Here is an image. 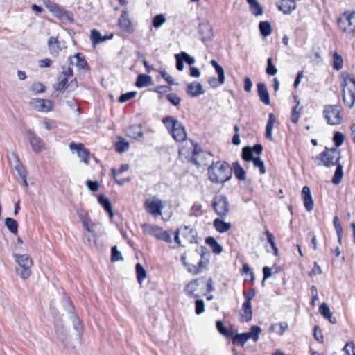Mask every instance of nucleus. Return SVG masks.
Listing matches in <instances>:
<instances>
[{"label": "nucleus", "mask_w": 355, "mask_h": 355, "mask_svg": "<svg viewBox=\"0 0 355 355\" xmlns=\"http://www.w3.org/2000/svg\"><path fill=\"white\" fill-rule=\"evenodd\" d=\"M232 170L226 162H213L208 168L209 180L214 184H223L230 180Z\"/></svg>", "instance_id": "f257e3e1"}, {"label": "nucleus", "mask_w": 355, "mask_h": 355, "mask_svg": "<svg viewBox=\"0 0 355 355\" xmlns=\"http://www.w3.org/2000/svg\"><path fill=\"white\" fill-rule=\"evenodd\" d=\"M336 168L332 178V182L334 184H338L341 182L343 177V167L341 164H337Z\"/></svg>", "instance_id": "ea45409f"}, {"label": "nucleus", "mask_w": 355, "mask_h": 355, "mask_svg": "<svg viewBox=\"0 0 355 355\" xmlns=\"http://www.w3.org/2000/svg\"><path fill=\"white\" fill-rule=\"evenodd\" d=\"M257 93L260 101L266 105L270 104L269 93L267 87L263 83H259L257 84Z\"/></svg>", "instance_id": "b1692460"}, {"label": "nucleus", "mask_w": 355, "mask_h": 355, "mask_svg": "<svg viewBox=\"0 0 355 355\" xmlns=\"http://www.w3.org/2000/svg\"><path fill=\"white\" fill-rule=\"evenodd\" d=\"M275 121H276V118H275V116L274 115V114H272V113L269 114L268 121L266 128L265 137L266 139H270V141L272 140V128L274 127V124H275Z\"/></svg>", "instance_id": "2f4dec72"}, {"label": "nucleus", "mask_w": 355, "mask_h": 355, "mask_svg": "<svg viewBox=\"0 0 355 355\" xmlns=\"http://www.w3.org/2000/svg\"><path fill=\"white\" fill-rule=\"evenodd\" d=\"M78 87L76 78L73 77V70L71 67H62V71L57 77L56 83L53 86L55 91L66 89L68 92H72Z\"/></svg>", "instance_id": "7ed1b4c3"}, {"label": "nucleus", "mask_w": 355, "mask_h": 355, "mask_svg": "<svg viewBox=\"0 0 355 355\" xmlns=\"http://www.w3.org/2000/svg\"><path fill=\"white\" fill-rule=\"evenodd\" d=\"M250 332H247L249 336V339L252 338L254 342H257L259 340V335L261 331V329L258 326H252L250 329Z\"/></svg>", "instance_id": "603ef678"}, {"label": "nucleus", "mask_w": 355, "mask_h": 355, "mask_svg": "<svg viewBox=\"0 0 355 355\" xmlns=\"http://www.w3.org/2000/svg\"><path fill=\"white\" fill-rule=\"evenodd\" d=\"M202 282L205 283L204 278L196 279L189 282L185 286L184 291L189 297L196 298L199 297L198 288L200 286L199 282Z\"/></svg>", "instance_id": "4be33fe9"}, {"label": "nucleus", "mask_w": 355, "mask_h": 355, "mask_svg": "<svg viewBox=\"0 0 355 355\" xmlns=\"http://www.w3.org/2000/svg\"><path fill=\"white\" fill-rule=\"evenodd\" d=\"M333 59H332V67L336 70L339 71L343 67V59L342 56L338 54L337 52H334L333 53Z\"/></svg>", "instance_id": "a19ab883"}, {"label": "nucleus", "mask_w": 355, "mask_h": 355, "mask_svg": "<svg viewBox=\"0 0 355 355\" xmlns=\"http://www.w3.org/2000/svg\"><path fill=\"white\" fill-rule=\"evenodd\" d=\"M98 202L103 207L105 211L109 214V217L112 218L114 213L112 211V205L110 200L103 195H100L98 198Z\"/></svg>", "instance_id": "c85d7f7f"}, {"label": "nucleus", "mask_w": 355, "mask_h": 355, "mask_svg": "<svg viewBox=\"0 0 355 355\" xmlns=\"http://www.w3.org/2000/svg\"><path fill=\"white\" fill-rule=\"evenodd\" d=\"M16 263L19 268H17V273L23 279H27L31 275V266L33 265L32 259L28 254H13Z\"/></svg>", "instance_id": "0eeeda50"}, {"label": "nucleus", "mask_w": 355, "mask_h": 355, "mask_svg": "<svg viewBox=\"0 0 355 355\" xmlns=\"http://www.w3.org/2000/svg\"><path fill=\"white\" fill-rule=\"evenodd\" d=\"M288 327V324L285 322H282L278 324H272L270 327L271 331L277 332L279 335H283L284 332Z\"/></svg>", "instance_id": "de8ad7c7"}, {"label": "nucleus", "mask_w": 355, "mask_h": 355, "mask_svg": "<svg viewBox=\"0 0 355 355\" xmlns=\"http://www.w3.org/2000/svg\"><path fill=\"white\" fill-rule=\"evenodd\" d=\"M137 94V92H129L125 94H123L120 96L119 98V101L120 103H125L133 98L135 97Z\"/></svg>", "instance_id": "680f3d73"}, {"label": "nucleus", "mask_w": 355, "mask_h": 355, "mask_svg": "<svg viewBox=\"0 0 355 355\" xmlns=\"http://www.w3.org/2000/svg\"><path fill=\"white\" fill-rule=\"evenodd\" d=\"M229 202L225 196H216L212 202V207L221 218L225 217L229 212Z\"/></svg>", "instance_id": "f8f14e48"}, {"label": "nucleus", "mask_w": 355, "mask_h": 355, "mask_svg": "<svg viewBox=\"0 0 355 355\" xmlns=\"http://www.w3.org/2000/svg\"><path fill=\"white\" fill-rule=\"evenodd\" d=\"M232 170L238 180H245L246 179V172L238 162L233 163Z\"/></svg>", "instance_id": "e433bc0d"}, {"label": "nucleus", "mask_w": 355, "mask_h": 355, "mask_svg": "<svg viewBox=\"0 0 355 355\" xmlns=\"http://www.w3.org/2000/svg\"><path fill=\"white\" fill-rule=\"evenodd\" d=\"M198 148V144L194 143L192 140L186 139L184 144L179 149V157L182 162H191L193 155L196 153Z\"/></svg>", "instance_id": "9d476101"}, {"label": "nucleus", "mask_w": 355, "mask_h": 355, "mask_svg": "<svg viewBox=\"0 0 355 355\" xmlns=\"http://www.w3.org/2000/svg\"><path fill=\"white\" fill-rule=\"evenodd\" d=\"M247 2L250 6V10L252 15L254 16H259L263 15V8L257 1V0H247Z\"/></svg>", "instance_id": "72a5a7b5"}, {"label": "nucleus", "mask_w": 355, "mask_h": 355, "mask_svg": "<svg viewBox=\"0 0 355 355\" xmlns=\"http://www.w3.org/2000/svg\"><path fill=\"white\" fill-rule=\"evenodd\" d=\"M214 227L220 233L227 232L231 228V224L226 223L220 218H216L213 223Z\"/></svg>", "instance_id": "473e14b6"}, {"label": "nucleus", "mask_w": 355, "mask_h": 355, "mask_svg": "<svg viewBox=\"0 0 355 355\" xmlns=\"http://www.w3.org/2000/svg\"><path fill=\"white\" fill-rule=\"evenodd\" d=\"M90 39L95 46L97 44L106 41V38H103L101 33L97 30H92L90 33Z\"/></svg>", "instance_id": "c03bdc74"}, {"label": "nucleus", "mask_w": 355, "mask_h": 355, "mask_svg": "<svg viewBox=\"0 0 355 355\" xmlns=\"http://www.w3.org/2000/svg\"><path fill=\"white\" fill-rule=\"evenodd\" d=\"M5 225L11 233L17 234L18 230L17 222L12 218H6L5 220Z\"/></svg>", "instance_id": "49530a36"}, {"label": "nucleus", "mask_w": 355, "mask_h": 355, "mask_svg": "<svg viewBox=\"0 0 355 355\" xmlns=\"http://www.w3.org/2000/svg\"><path fill=\"white\" fill-rule=\"evenodd\" d=\"M340 157V150L337 148H326L325 150L321 153L316 158L320 160L318 165L323 164L325 166L329 167L340 164L339 160Z\"/></svg>", "instance_id": "423d86ee"}, {"label": "nucleus", "mask_w": 355, "mask_h": 355, "mask_svg": "<svg viewBox=\"0 0 355 355\" xmlns=\"http://www.w3.org/2000/svg\"><path fill=\"white\" fill-rule=\"evenodd\" d=\"M166 21V18L163 14H159L154 17L153 19V26L155 28H159Z\"/></svg>", "instance_id": "6e6d98bb"}, {"label": "nucleus", "mask_w": 355, "mask_h": 355, "mask_svg": "<svg viewBox=\"0 0 355 355\" xmlns=\"http://www.w3.org/2000/svg\"><path fill=\"white\" fill-rule=\"evenodd\" d=\"M344 135L340 132H336L333 137V141L334 142V144L336 146L335 148L339 147L341 146L344 141Z\"/></svg>", "instance_id": "4d7b16f0"}, {"label": "nucleus", "mask_w": 355, "mask_h": 355, "mask_svg": "<svg viewBox=\"0 0 355 355\" xmlns=\"http://www.w3.org/2000/svg\"><path fill=\"white\" fill-rule=\"evenodd\" d=\"M187 92L189 96L196 97L204 94V89L200 83L193 82L187 86Z\"/></svg>", "instance_id": "bb28decb"}, {"label": "nucleus", "mask_w": 355, "mask_h": 355, "mask_svg": "<svg viewBox=\"0 0 355 355\" xmlns=\"http://www.w3.org/2000/svg\"><path fill=\"white\" fill-rule=\"evenodd\" d=\"M319 311L322 316L328 319L331 323L335 324L336 322V318L332 317V313L327 304L322 303L319 307Z\"/></svg>", "instance_id": "c9c22d12"}, {"label": "nucleus", "mask_w": 355, "mask_h": 355, "mask_svg": "<svg viewBox=\"0 0 355 355\" xmlns=\"http://www.w3.org/2000/svg\"><path fill=\"white\" fill-rule=\"evenodd\" d=\"M259 28L261 34L264 36L267 37L269 36L272 33V27L270 24V22L266 21H261L259 24Z\"/></svg>", "instance_id": "a18cd8bd"}, {"label": "nucleus", "mask_w": 355, "mask_h": 355, "mask_svg": "<svg viewBox=\"0 0 355 355\" xmlns=\"http://www.w3.org/2000/svg\"><path fill=\"white\" fill-rule=\"evenodd\" d=\"M73 59L76 60L75 64L78 69L84 70L88 69L87 61L81 53H77L73 55V57H69V60L71 63L73 62Z\"/></svg>", "instance_id": "c756f323"}, {"label": "nucleus", "mask_w": 355, "mask_h": 355, "mask_svg": "<svg viewBox=\"0 0 355 355\" xmlns=\"http://www.w3.org/2000/svg\"><path fill=\"white\" fill-rule=\"evenodd\" d=\"M162 122L175 141L181 142L187 139L185 128L179 121L172 116H167L162 119Z\"/></svg>", "instance_id": "39448f33"}, {"label": "nucleus", "mask_w": 355, "mask_h": 355, "mask_svg": "<svg viewBox=\"0 0 355 355\" xmlns=\"http://www.w3.org/2000/svg\"><path fill=\"white\" fill-rule=\"evenodd\" d=\"M211 66L215 69L216 73L218 76V79L216 78H211L209 79V84L213 88H216L218 86L224 84L225 83V71L223 68L218 64L215 60H212L210 62Z\"/></svg>", "instance_id": "2eb2a0df"}, {"label": "nucleus", "mask_w": 355, "mask_h": 355, "mask_svg": "<svg viewBox=\"0 0 355 355\" xmlns=\"http://www.w3.org/2000/svg\"><path fill=\"white\" fill-rule=\"evenodd\" d=\"M118 26L121 31L124 33L130 34L134 32L135 27L129 18L128 11L127 10H123L118 20Z\"/></svg>", "instance_id": "f3484780"}, {"label": "nucleus", "mask_w": 355, "mask_h": 355, "mask_svg": "<svg viewBox=\"0 0 355 355\" xmlns=\"http://www.w3.org/2000/svg\"><path fill=\"white\" fill-rule=\"evenodd\" d=\"M111 261L112 262L119 261L123 260L121 253L118 250L116 246H113L111 250Z\"/></svg>", "instance_id": "bf43d9fd"}, {"label": "nucleus", "mask_w": 355, "mask_h": 355, "mask_svg": "<svg viewBox=\"0 0 355 355\" xmlns=\"http://www.w3.org/2000/svg\"><path fill=\"white\" fill-rule=\"evenodd\" d=\"M211 27L209 24L203 22L199 25V32L202 34H207L209 36V33L211 32Z\"/></svg>", "instance_id": "69168bd1"}, {"label": "nucleus", "mask_w": 355, "mask_h": 355, "mask_svg": "<svg viewBox=\"0 0 355 355\" xmlns=\"http://www.w3.org/2000/svg\"><path fill=\"white\" fill-rule=\"evenodd\" d=\"M136 272L137 281L139 284H141L143 280L146 277V272L144 268L140 264H136Z\"/></svg>", "instance_id": "8fccbe9b"}, {"label": "nucleus", "mask_w": 355, "mask_h": 355, "mask_svg": "<svg viewBox=\"0 0 355 355\" xmlns=\"http://www.w3.org/2000/svg\"><path fill=\"white\" fill-rule=\"evenodd\" d=\"M69 148L72 152H76L81 162L88 164L89 151L84 147L81 143L71 142L69 144Z\"/></svg>", "instance_id": "6ab92c4d"}, {"label": "nucleus", "mask_w": 355, "mask_h": 355, "mask_svg": "<svg viewBox=\"0 0 355 355\" xmlns=\"http://www.w3.org/2000/svg\"><path fill=\"white\" fill-rule=\"evenodd\" d=\"M70 315H71V316H70L71 319L73 324V328L78 331V336H80V332L81 330V325H80V320L78 318V317L76 315H74L73 313H71Z\"/></svg>", "instance_id": "0e129e2a"}, {"label": "nucleus", "mask_w": 355, "mask_h": 355, "mask_svg": "<svg viewBox=\"0 0 355 355\" xmlns=\"http://www.w3.org/2000/svg\"><path fill=\"white\" fill-rule=\"evenodd\" d=\"M205 211L202 209V206L198 203L195 202L190 209L189 216L194 217H199L205 214Z\"/></svg>", "instance_id": "79ce46f5"}, {"label": "nucleus", "mask_w": 355, "mask_h": 355, "mask_svg": "<svg viewBox=\"0 0 355 355\" xmlns=\"http://www.w3.org/2000/svg\"><path fill=\"white\" fill-rule=\"evenodd\" d=\"M206 243L212 249L215 254H220L223 251V247L217 242V241L211 236L207 237L205 240Z\"/></svg>", "instance_id": "58836bf2"}, {"label": "nucleus", "mask_w": 355, "mask_h": 355, "mask_svg": "<svg viewBox=\"0 0 355 355\" xmlns=\"http://www.w3.org/2000/svg\"><path fill=\"white\" fill-rule=\"evenodd\" d=\"M324 116L327 119L328 124L336 125L341 123L343 117L341 110L338 105H325L323 111Z\"/></svg>", "instance_id": "1a4fd4ad"}, {"label": "nucleus", "mask_w": 355, "mask_h": 355, "mask_svg": "<svg viewBox=\"0 0 355 355\" xmlns=\"http://www.w3.org/2000/svg\"><path fill=\"white\" fill-rule=\"evenodd\" d=\"M211 158V155L210 153L197 149L196 153L193 155L191 162L198 167H201L207 165Z\"/></svg>", "instance_id": "a211bd4d"}, {"label": "nucleus", "mask_w": 355, "mask_h": 355, "mask_svg": "<svg viewBox=\"0 0 355 355\" xmlns=\"http://www.w3.org/2000/svg\"><path fill=\"white\" fill-rule=\"evenodd\" d=\"M277 7L284 14H290L296 8V3L294 0H281Z\"/></svg>", "instance_id": "393cba45"}, {"label": "nucleus", "mask_w": 355, "mask_h": 355, "mask_svg": "<svg viewBox=\"0 0 355 355\" xmlns=\"http://www.w3.org/2000/svg\"><path fill=\"white\" fill-rule=\"evenodd\" d=\"M263 150L261 144H255L253 147L245 146L242 150V158L246 162L253 161L255 157L259 156Z\"/></svg>", "instance_id": "dca6fc26"}, {"label": "nucleus", "mask_w": 355, "mask_h": 355, "mask_svg": "<svg viewBox=\"0 0 355 355\" xmlns=\"http://www.w3.org/2000/svg\"><path fill=\"white\" fill-rule=\"evenodd\" d=\"M31 105L35 110L41 112H49L53 108V103L49 99L34 98L31 101Z\"/></svg>", "instance_id": "aec40b11"}, {"label": "nucleus", "mask_w": 355, "mask_h": 355, "mask_svg": "<svg viewBox=\"0 0 355 355\" xmlns=\"http://www.w3.org/2000/svg\"><path fill=\"white\" fill-rule=\"evenodd\" d=\"M145 206L147 211L155 217L162 214L164 207L162 201L155 197L147 199L145 201Z\"/></svg>", "instance_id": "4468645a"}, {"label": "nucleus", "mask_w": 355, "mask_h": 355, "mask_svg": "<svg viewBox=\"0 0 355 355\" xmlns=\"http://www.w3.org/2000/svg\"><path fill=\"white\" fill-rule=\"evenodd\" d=\"M142 229L144 233L151 235L159 240L166 243H171L172 241L169 234L157 225L144 223L142 225Z\"/></svg>", "instance_id": "9b49d317"}, {"label": "nucleus", "mask_w": 355, "mask_h": 355, "mask_svg": "<svg viewBox=\"0 0 355 355\" xmlns=\"http://www.w3.org/2000/svg\"><path fill=\"white\" fill-rule=\"evenodd\" d=\"M343 99L345 105L352 108L355 103V77L343 73Z\"/></svg>", "instance_id": "20e7f679"}, {"label": "nucleus", "mask_w": 355, "mask_h": 355, "mask_svg": "<svg viewBox=\"0 0 355 355\" xmlns=\"http://www.w3.org/2000/svg\"><path fill=\"white\" fill-rule=\"evenodd\" d=\"M345 355H355V346L352 343H347L343 348Z\"/></svg>", "instance_id": "774afa93"}, {"label": "nucleus", "mask_w": 355, "mask_h": 355, "mask_svg": "<svg viewBox=\"0 0 355 355\" xmlns=\"http://www.w3.org/2000/svg\"><path fill=\"white\" fill-rule=\"evenodd\" d=\"M153 83L152 78L150 76L145 74H139L137 76L135 85L137 87L141 88L151 85Z\"/></svg>", "instance_id": "f704fd0d"}, {"label": "nucleus", "mask_w": 355, "mask_h": 355, "mask_svg": "<svg viewBox=\"0 0 355 355\" xmlns=\"http://www.w3.org/2000/svg\"><path fill=\"white\" fill-rule=\"evenodd\" d=\"M129 168V165L128 164H122L120 167V168L119 170H116L114 168H112V175H113V177L116 181V182L120 185V186H122L123 185L125 182H128L130 181V178H127L125 179H121V180H119L117 178V175L119 174H121L125 171H127Z\"/></svg>", "instance_id": "cd10ccee"}, {"label": "nucleus", "mask_w": 355, "mask_h": 355, "mask_svg": "<svg viewBox=\"0 0 355 355\" xmlns=\"http://www.w3.org/2000/svg\"><path fill=\"white\" fill-rule=\"evenodd\" d=\"M46 7L49 10L50 12L55 14L57 16H62L64 13V10L58 6L57 4L51 2L50 1H46L45 2Z\"/></svg>", "instance_id": "37998d69"}, {"label": "nucleus", "mask_w": 355, "mask_h": 355, "mask_svg": "<svg viewBox=\"0 0 355 355\" xmlns=\"http://www.w3.org/2000/svg\"><path fill=\"white\" fill-rule=\"evenodd\" d=\"M17 164L15 166V169L17 170L19 175L21 178H24L27 177V171L25 166L20 162L19 158L16 157Z\"/></svg>", "instance_id": "5fc2aeb1"}, {"label": "nucleus", "mask_w": 355, "mask_h": 355, "mask_svg": "<svg viewBox=\"0 0 355 355\" xmlns=\"http://www.w3.org/2000/svg\"><path fill=\"white\" fill-rule=\"evenodd\" d=\"M216 326L219 333L225 337H231L233 335L232 331L227 330L224 326L223 323L220 320H218L216 322Z\"/></svg>", "instance_id": "09e8293b"}, {"label": "nucleus", "mask_w": 355, "mask_h": 355, "mask_svg": "<svg viewBox=\"0 0 355 355\" xmlns=\"http://www.w3.org/2000/svg\"><path fill=\"white\" fill-rule=\"evenodd\" d=\"M126 134L128 137L134 139H137L143 136L141 128L139 125L128 127L126 130Z\"/></svg>", "instance_id": "4c0bfd02"}, {"label": "nucleus", "mask_w": 355, "mask_h": 355, "mask_svg": "<svg viewBox=\"0 0 355 355\" xmlns=\"http://www.w3.org/2000/svg\"><path fill=\"white\" fill-rule=\"evenodd\" d=\"M248 340L249 336L247 333L237 334L234 337H233L232 342L233 343L239 342L241 346H243Z\"/></svg>", "instance_id": "864d4df0"}, {"label": "nucleus", "mask_w": 355, "mask_h": 355, "mask_svg": "<svg viewBox=\"0 0 355 355\" xmlns=\"http://www.w3.org/2000/svg\"><path fill=\"white\" fill-rule=\"evenodd\" d=\"M166 98L174 105H179L181 101L180 98L174 93L168 94L166 96Z\"/></svg>", "instance_id": "338daca9"}, {"label": "nucleus", "mask_w": 355, "mask_h": 355, "mask_svg": "<svg viewBox=\"0 0 355 355\" xmlns=\"http://www.w3.org/2000/svg\"><path fill=\"white\" fill-rule=\"evenodd\" d=\"M266 73L269 76H275L277 72V68L272 64V60L271 58H268L267 60V67H266Z\"/></svg>", "instance_id": "13d9d810"}, {"label": "nucleus", "mask_w": 355, "mask_h": 355, "mask_svg": "<svg viewBox=\"0 0 355 355\" xmlns=\"http://www.w3.org/2000/svg\"><path fill=\"white\" fill-rule=\"evenodd\" d=\"M48 47L50 53L55 57L58 56L62 46L56 37H51L48 40Z\"/></svg>", "instance_id": "a878e982"}, {"label": "nucleus", "mask_w": 355, "mask_h": 355, "mask_svg": "<svg viewBox=\"0 0 355 355\" xmlns=\"http://www.w3.org/2000/svg\"><path fill=\"white\" fill-rule=\"evenodd\" d=\"M338 24L340 29L352 36L355 35V12H345L338 19Z\"/></svg>", "instance_id": "6e6552de"}, {"label": "nucleus", "mask_w": 355, "mask_h": 355, "mask_svg": "<svg viewBox=\"0 0 355 355\" xmlns=\"http://www.w3.org/2000/svg\"><path fill=\"white\" fill-rule=\"evenodd\" d=\"M210 253L205 246H200L191 252L189 260L191 266H188V272L193 275L200 273L209 261Z\"/></svg>", "instance_id": "f03ea898"}, {"label": "nucleus", "mask_w": 355, "mask_h": 355, "mask_svg": "<svg viewBox=\"0 0 355 355\" xmlns=\"http://www.w3.org/2000/svg\"><path fill=\"white\" fill-rule=\"evenodd\" d=\"M129 148V143L125 139H121L116 144V150L118 153H124Z\"/></svg>", "instance_id": "3c124183"}, {"label": "nucleus", "mask_w": 355, "mask_h": 355, "mask_svg": "<svg viewBox=\"0 0 355 355\" xmlns=\"http://www.w3.org/2000/svg\"><path fill=\"white\" fill-rule=\"evenodd\" d=\"M241 316L245 322H250L252 318V304L243 302L241 309Z\"/></svg>", "instance_id": "7c9ffc66"}, {"label": "nucleus", "mask_w": 355, "mask_h": 355, "mask_svg": "<svg viewBox=\"0 0 355 355\" xmlns=\"http://www.w3.org/2000/svg\"><path fill=\"white\" fill-rule=\"evenodd\" d=\"M28 138L33 150L35 153H39L45 149V144L42 139L33 132L29 131L28 133Z\"/></svg>", "instance_id": "412c9836"}, {"label": "nucleus", "mask_w": 355, "mask_h": 355, "mask_svg": "<svg viewBox=\"0 0 355 355\" xmlns=\"http://www.w3.org/2000/svg\"><path fill=\"white\" fill-rule=\"evenodd\" d=\"M181 234L188 242L196 243L197 242V232L194 228L189 226H184L180 229L177 230L175 241L178 244H180L179 235Z\"/></svg>", "instance_id": "ddd939ff"}, {"label": "nucleus", "mask_w": 355, "mask_h": 355, "mask_svg": "<svg viewBox=\"0 0 355 355\" xmlns=\"http://www.w3.org/2000/svg\"><path fill=\"white\" fill-rule=\"evenodd\" d=\"M302 196L303 198L304 205L307 211H311L313 209V200L311 193L310 188L308 186H304L302 189Z\"/></svg>", "instance_id": "5701e85b"}, {"label": "nucleus", "mask_w": 355, "mask_h": 355, "mask_svg": "<svg viewBox=\"0 0 355 355\" xmlns=\"http://www.w3.org/2000/svg\"><path fill=\"white\" fill-rule=\"evenodd\" d=\"M252 162H253L254 167L258 168L259 169L260 173L264 174L266 173L264 163L260 159L259 156H257V157H255Z\"/></svg>", "instance_id": "052dcab7"}, {"label": "nucleus", "mask_w": 355, "mask_h": 355, "mask_svg": "<svg viewBox=\"0 0 355 355\" xmlns=\"http://www.w3.org/2000/svg\"><path fill=\"white\" fill-rule=\"evenodd\" d=\"M334 227L336 231V234L338 235V242L340 243H341V233H342L343 229H342L341 225L339 222L338 218L337 216H335L334 218Z\"/></svg>", "instance_id": "e2e57ef3"}]
</instances>
